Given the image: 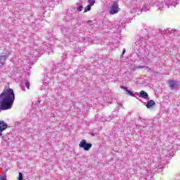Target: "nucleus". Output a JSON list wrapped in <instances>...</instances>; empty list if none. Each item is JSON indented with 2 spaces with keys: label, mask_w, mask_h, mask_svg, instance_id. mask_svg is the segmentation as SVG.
<instances>
[{
  "label": "nucleus",
  "mask_w": 180,
  "mask_h": 180,
  "mask_svg": "<svg viewBox=\"0 0 180 180\" xmlns=\"http://www.w3.org/2000/svg\"><path fill=\"white\" fill-rule=\"evenodd\" d=\"M77 11L78 12H81V11H82V6H78Z\"/></svg>",
  "instance_id": "obj_19"
},
{
  "label": "nucleus",
  "mask_w": 180,
  "mask_h": 180,
  "mask_svg": "<svg viewBox=\"0 0 180 180\" xmlns=\"http://www.w3.org/2000/svg\"><path fill=\"white\" fill-rule=\"evenodd\" d=\"M15 102V93L12 89H6L0 94V109L8 110L12 109Z\"/></svg>",
  "instance_id": "obj_1"
},
{
  "label": "nucleus",
  "mask_w": 180,
  "mask_h": 180,
  "mask_svg": "<svg viewBox=\"0 0 180 180\" xmlns=\"http://www.w3.org/2000/svg\"><path fill=\"white\" fill-rule=\"evenodd\" d=\"M120 88L122 89H124L126 91V89H127V87L124 86H121Z\"/></svg>",
  "instance_id": "obj_21"
},
{
  "label": "nucleus",
  "mask_w": 180,
  "mask_h": 180,
  "mask_svg": "<svg viewBox=\"0 0 180 180\" xmlns=\"http://www.w3.org/2000/svg\"><path fill=\"white\" fill-rule=\"evenodd\" d=\"M125 92H127L128 95H130V96H133V97L136 96V95H134V93L131 92V91H130L129 89H126Z\"/></svg>",
  "instance_id": "obj_12"
},
{
  "label": "nucleus",
  "mask_w": 180,
  "mask_h": 180,
  "mask_svg": "<svg viewBox=\"0 0 180 180\" xmlns=\"http://www.w3.org/2000/svg\"><path fill=\"white\" fill-rule=\"evenodd\" d=\"M18 180H23V174L21 172H19Z\"/></svg>",
  "instance_id": "obj_16"
},
{
  "label": "nucleus",
  "mask_w": 180,
  "mask_h": 180,
  "mask_svg": "<svg viewBox=\"0 0 180 180\" xmlns=\"http://www.w3.org/2000/svg\"><path fill=\"white\" fill-rule=\"evenodd\" d=\"M172 150H169V155H166V157H172L174 155V153H172Z\"/></svg>",
  "instance_id": "obj_17"
},
{
  "label": "nucleus",
  "mask_w": 180,
  "mask_h": 180,
  "mask_svg": "<svg viewBox=\"0 0 180 180\" xmlns=\"http://www.w3.org/2000/svg\"><path fill=\"white\" fill-rule=\"evenodd\" d=\"M91 136H95V134H91Z\"/></svg>",
  "instance_id": "obj_24"
},
{
  "label": "nucleus",
  "mask_w": 180,
  "mask_h": 180,
  "mask_svg": "<svg viewBox=\"0 0 180 180\" xmlns=\"http://www.w3.org/2000/svg\"><path fill=\"white\" fill-rule=\"evenodd\" d=\"M79 146L82 148H84V151H89V149L92 147V143H88L85 139H83L81 141Z\"/></svg>",
  "instance_id": "obj_3"
},
{
  "label": "nucleus",
  "mask_w": 180,
  "mask_h": 180,
  "mask_svg": "<svg viewBox=\"0 0 180 180\" xmlns=\"http://www.w3.org/2000/svg\"><path fill=\"white\" fill-rule=\"evenodd\" d=\"M140 97L143 99H148V94L144 91H141L140 93Z\"/></svg>",
  "instance_id": "obj_9"
},
{
  "label": "nucleus",
  "mask_w": 180,
  "mask_h": 180,
  "mask_svg": "<svg viewBox=\"0 0 180 180\" xmlns=\"http://www.w3.org/2000/svg\"><path fill=\"white\" fill-rule=\"evenodd\" d=\"M88 2L89 4V6H94V5H95V1L88 0Z\"/></svg>",
  "instance_id": "obj_14"
},
{
  "label": "nucleus",
  "mask_w": 180,
  "mask_h": 180,
  "mask_svg": "<svg viewBox=\"0 0 180 180\" xmlns=\"http://www.w3.org/2000/svg\"><path fill=\"white\" fill-rule=\"evenodd\" d=\"M0 180H6V177L4 176H0Z\"/></svg>",
  "instance_id": "obj_20"
},
{
  "label": "nucleus",
  "mask_w": 180,
  "mask_h": 180,
  "mask_svg": "<svg viewBox=\"0 0 180 180\" xmlns=\"http://www.w3.org/2000/svg\"><path fill=\"white\" fill-rule=\"evenodd\" d=\"M87 23H92V20H88Z\"/></svg>",
  "instance_id": "obj_23"
},
{
  "label": "nucleus",
  "mask_w": 180,
  "mask_h": 180,
  "mask_svg": "<svg viewBox=\"0 0 180 180\" xmlns=\"http://www.w3.org/2000/svg\"><path fill=\"white\" fill-rule=\"evenodd\" d=\"M136 68V70H143V68H145V70H147V71H150V68H148L147 66H137Z\"/></svg>",
  "instance_id": "obj_11"
},
{
  "label": "nucleus",
  "mask_w": 180,
  "mask_h": 180,
  "mask_svg": "<svg viewBox=\"0 0 180 180\" xmlns=\"http://www.w3.org/2000/svg\"><path fill=\"white\" fill-rule=\"evenodd\" d=\"M44 50H45V51L49 54H51L53 53V49L51 48V45L45 46L44 48Z\"/></svg>",
  "instance_id": "obj_7"
},
{
  "label": "nucleus",
  "mask_w": 180,
  "mask_h": 180,
  "mask_svg": "<svg viewBox=\"0 0 180 180\" xmlns=\"http://www.w3.org/2000/svg\"><path fill=\"white\" fill-rule=\"evenodd\" d=\"M149 8L148 6H144L143 8H142V11H144L145 12H147V11H148Z\"/></svg>",
  "instance_id": "obj_18"
},
{
  "label": "nucleus",
  "mask_w": 180,
  "mask_h": 180,
  "mask_svg": "<svg viewBox=\"0 0 180 180\" xmlns=\"http://www.w3.org/2000/svg\"><path fill=\"white\" fill-rule=\"evenodd\" d=\"M8 129V124L4 121H0V136H2V131Z\"/></svg>",
  "instance_id": "obj_5"
},
{
  "label": "nucleus",
  "mask_w": 180,
  "mask_h": 180,
  "mask_svg": "<svg viewBox=\"0 0 180 180\" xmlns=\"http://www.w3.org/2000/svg\"><path fill=\"white\" fill-rule=\"evenodd\" d=\"M25 86L27 88V89H30V82H29L27 80L25 81Z\"/></svg>",
  "instance_id": "obj_15"
},
{
  "label": "nucleus",
  "mask_w": 180,
  "mask_h": 180,
  "mask_svg": "<svg viewBox=\"0 0 180 180\" xmlns=\"http://www.w3.org/2000/svg\"><path fill=\"white\" fill-rule=\"evenodd\" d=\"M119 4H117V1H114L113 5L110 8V15H115L117 13V12H119Z\"/></svg>",
  "instance_id": "obj_4"
},
{
  "label": "nucleus",
  "mask_w": 180,
  "mask_h": 180,
  "mask_svg": "<svg viewBox=\"0 0 180 180\" xmlns=\"http://www.w3.org/2000/svg\"><path fill=\"white\" fill-rule=\"evenodd\" d=\"M60 68H63V67L60 66Z\"/></svg>",
  "instance_id": "obj_25"
},
{
  "label": "nucleus",
  "mask_w": 180,
  "mask_h": 180,
  "mask_svg": "<svg viewBox=\"0 0 180 180\" xmlns=\"http://www.w3.org/2000/svg\"><path fill=\"white\" fill-rule=\"evenodd\" d=\"M169 86L171 89H174L178 86V82H175L174 80L169 81Z\"/></svg>",
  "instance_id": "obj_6"
},
{
  "label": "nucleus",
  "mask_w": 180,
  "mask_h": 180,
  "mask_svg": "<svg viewBox=\"0 0 180 180\" xmlns=\"http://www.w3.org/2000/svg\"><path fill=\"white\" fill-rule=\"evenodd\" d=\"M91 11V6L88 5V6H86L85 7L84 12V13H86V12H88V11Z\"/></svg>",
  "instance_id": "obj_13"
},
{
  "label": "nucleus",
  "mask_w": 180,
  "mask_h": 180,
  "mask_svg": "<svg viewBox=\"0 0 180 180\" xmlns=\"http://www.w3.org/2000/svg\"><path fill=\"white\" fill-rule=\"evenodd\" d=\"M126 53V49H123V51H122V56H123V54H124Z\"/></svg>",
  "instance_id": "obj_22"
},
{
  "label": "nucleus",
  "mask_w": 180,
  "mask_h": 180,
  "mask_svg": "<svg viewBox=\"0 0 180 180\" xmlns=\"http://www.w3.org/2000/svg\"><path fill=\"white\" fill-rule=\"evenodd\" d=\"M176 0H173V2L171 3V0H158L156 1L155 5L159 7V9L160 11H162V8H164V6H167V8H169L170 5H172L173 6H175L176 4Z\"/></svg>",
  "instance_id": "obj_2"
},
{
  "label": "nucleus",
  "mask_w": 180,
  "mask_h": 180,
  "mask_svg": "<svg viewBox=\"0 0 180 180\" xmlns=\"http://www.w3.org/2000/svg\"><path fill=\"white\" fill-rule=\"evenodd\" d=\"M155 105V102L153 100H150L146 104V108H148V109H150L153 108Z\"/></svg>",
  "instance_id": "obj_10"
},
{
  "label": "nucleus",
  "mask_w": 180,
  "mask_h": 180,
  "mask_svg": "<svg viewBox=\"0 0 180 180\" xmlns=\"http://www.w3.org/2000/svg\"><path fill=\"white\" fill-rule=\"evenodd\" d=\"M5 61H6V56L3 55L0 56V67H2L4 64H5Z\"/></svg>",
  "instance_id": "obj_8"
}]
</instances>
